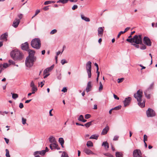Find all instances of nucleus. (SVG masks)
I'll use <instances>...</instances> for the list:
<instances>
[{"instance_id": "f257e3e1", "label": "nucleus", "mask_w": 157, "mask_h": 157, "mask_svg": "<svg viewBox=\"0 0 157 157\" xmlns=\"http://www.w3.org/2000/svg\"><path fill=\"white\" fill-rule=\"evenodd\" d=\"M143 92L141 90H138L136 93L134 94V97L136 99L138 102V105L141 107H144L145 106V100H142V97Z\"/></svg>"}, {"instance_id": "f03ea898", "label": "nucleus", "mask_w": 157, "mask_h": 157, "mask_svg": "<svg viewBox=\"0 0 157 157\" xmlns=\"http://www.w3.org/2000/svg\"><path fill=\"white\" fill-rule=\"evenodd\" d=\"M12 57L14 60H21L23 58V55L20 51L14 50L10 53Z\"/></svg>"}, {"instance_id": "7ed1b4c3", "label": "nucleus", "mask_w": 157, "mask_h": 157, "mask_svg": "<svg viewBox=\"0 0 157 157\" xmlns=\"http://www.w3.org/2000/svg\"><path fill=\"white\" fill-rule=\"evenodd\" d=\"M31 45L33 48L37 49H39L41 45L40 40L38 38L33 39L31 41Z\"/></svg>"}, {"instance_id": "20e7f679", "label": "nucleus", "mask_w": 157, "mask_h": 157, "mask_svg": "<svg viewBox=\"0 0 157 157\" xmlns=\"http://www.w3.org/2000/svg\"><path fill=\"white\" fill-rule=\"evenodd\" d=\"M36 59H34L29 57H27L25 61V64L26 67H31L33 65L34 62Z\"/></svg>"}, {"instance_id": "39448f33", "label": "nucleus", "mask_w": 157, "mask_h": 157, "mask_svg": "<svg viewBox=\"0 0 157 157\" xmlns=\"http://www.w3.org/2000/svg\"><path fill=\"white\" fill-rule=\"evenodd\" d=\"M154 86V83H152L150 86L144 92L145 96L147 98L149 99L151 98V95L149 94L150 93V90L153 89Z\"/></svg>"}, {"instance_id": "423d86ee", "label": "nucleus", "mask_w": 157, "mask_h": 157, "mask_svg": "<svg viewBox=\"0 0 157 157\" xmlns=\"http://www.w3.org/2000/svg\"><path fill=\"white\" fill-rule=\"evenodd\" d=\"M91 62L89 61L86 63V70L88 75V78H90L91 76Z\"/></svg>"}, {"instance_id": "0eeeda50", "label": "nucleus", "mask_w": 157, "mask_h": 157, "mask_svg": "<svg viewBox=\"0 0 157 157\" xmlns=\"http://www.w3.org/2000/svg\"><path fill=\"white\" fill-rule=\"evenodd\" d=\"M141 36V35H135L134 36V43L136 44H142V42Z\"/></svg>"}, {"instance_id": "6e6552de", "label": "nucleus", "mask_w": 157, "mask_h": 157, "mask_svg": "<svg viewBox=\"0 0 157 157\" xmlns=\"http://www.w3.org/2000/svg\"><path fill=\"white\" fill-rule=\"evenodd\" d=\"M54 67V65H53L50 67H48L44 70L43 72L44 75H45L44 77V78H46L49 75V74L48 73L51 71L53 69Z\"/></svg>"}, {"instance_id": "1a4fd4ad", "label": "nucleus", "mask_w": 157, "mask_h": 157, "mask_svg": "<svg viewBox=\"0 0 157 157\" xmlns=\"http://www.w3.org/2000/svg\"><path fill=\"white\" fill-rule=\"evenodd\" d=\"M146 114L148 117H152L155 116V113L154 110L150 108L146 111Z\"/></svg>"}, {"instance_id": "9d476101", "label": "nucleus", "mask_w": 157, "mask_h": 157, "mask_svg": "<svg viewBox=\"0 0 157 157\" xmlns=\"http://www.w3.org/2000/svg\"><path fill=\"white\" fill-rule=\"evenodd\" d=\"M143 41L144 44L149 46L151 45V42L150 39L147 36H145L144 38Z\"/></svg>"}, {"instance_id": "9b49d317", "label": "nucleus", "mask_w": 157, "mask_h": 157, "mask_svg": "<svg viewBox=\"0 0 157 157\" xmlns=\"http://www.w3.org/2000/svg\"><path fill=\"white\" fill-rule=\"evenodd\" d=\"M142 153L140 149L135 150L133 153V155L134 157H141Z\"/></svg>"}, {"instance_id": "f8f14e48", "label": "nucleus", "mask_w": 157, "mask_h": 157, "mask_svg": "<svg viewBox=\"0 0 157 157\" xmlns=\"http://www.w3.org/2000/svg\"><path fill=\"white\" fill-rule=\"evenodd\" d=\"M132 98L130 97H128L125 99L123 101L124 107H125L128 105L131 102Z\"/></svg>"}, {"instance_id": "ddd939ff", "label": "nucleus", "mask_w": 157, "mask_h": 157, "mask_svg": "<svg viewBox=\"0 0 157 157\" xmlns=\"http://www.w3.org/2000/svg\"><path fill=\"white\" fill-rule=\"evenodd\" d=\"M28 52L29 55L27 57H29V58L36 59V57L34 56L35 52L34 51L31 50H29L28 51Z\"/></svg>"}, {"instance_id": "4468645a", "label": "nucleus", "mask_w": 157, "mask_h": 157, "mask_svg": "<svg viewBox=\"0 0 157 157\" xmlns=\"http://www.w3.org/2000/svg\"><path fill=\"white\" fill-rule=\"evenodd\" d=\"M49 146L51 150H53L54 149H56L57 150L60 149V148L59 147L58 145L56 144V142L50 144Z\"/></svg>"}, {"instance_id": "2eb2a0df", "label": "nucleus", "mask_w": 157, "mask_h": 157, "mask_svg": "<svg viewBox=\"0 0 157 157\" xmlns=\"http://www.w3.org/2000/svg\"><path fill=\"white\" fill-rule=\"evenodd\" d=\"M29 48V44L27 42L22 44L21 45V48L23 50L27 51Z\"/></svg>"}, {"instance_id": "dca6fc26", "label": "nucleus", "mask_w": 157, "mask_h": 157, "mask_svg": "<svg viewBox=\"0 0 157 157\" xmlns=\"http://www.w3.org/2000/svg\"><path fill=\"white\" fill-rule=\"evenodd\" d=\"M84 152L86 153V154L89 155H97V154L96 153H95L93 152L91 150L89 149L85 148H84Z\"/></svg>"}, {"instance_id": "f3484780", "label": "nucleus", "mask_w": 157, "mask_h": 157, "mask_svg": "<svg viewBox=\"0 0 157 157\" xmlns=\"http://www.w3.org/2000/svg\"><path fill=\"white\" fill-rule=\"evenodd\" d=\"M20 22V20L16 18L13 22V26L15 28L17 27Z\"/></svg>"}, {"instance_id": "a211bd4d", "label": "nucleus", "mask_w": 157, "mask_h": 157, "mask_svg": "<svg viewBox=\"0 0 157 157\" xmlns=\"http://www.w3.org/2000/svg\"><path fill=\"white\" fill-rule=\"evenodd\" d=\"M109 127L108 125L106 126L105 128L103 129L101 132V135H105L109 131Z\"/></svg>"}, {"instance_id": "6ab92c4d", "label": "nucleus", "mask_w": 157, "mask_h": 157, "mask_svg": "<svg viewBox=\"0 0 157 157\" xmlns=\"http://www.w3.org/2000/svg\"><path fill=\"white\" fill-rule=\"evenodd\" d=\"M92 86L91 85V82H89L87 84V86L86 89V92H88L91 90Z\"/></svg>"}, {"instance_id": "aec40b11", "label": "nucleus", "mask_w": 157, "mask_h": 157, "mask_svg": "<svg viewBox=\"0 0 157 157\" xmlns=\"http://www.w3.org/2000/svg\"><path fill=\"white\" fill-rule=\"evenodd\" d=\"M104 30L101 27H99L98 29V36H101L103 33Z\"/></svg>"}, {"instance_id": "412c9836", "label": "nucleus", "mask_w": 157, "mask_h": 157, "mask_svg": "<svg viewBox=\"0 0 157 157\" xmlns=\"http://www.w3.org/2000/svg\"><path fill=\"white\" fill-rule=\"evenodd\" d=\"M7 37L8 33H5L1 36L0 40H3L6 41L7 40Z\"/></svg>"}, {"instance_id": "4be33fe9", "label": "nucleus", "mask_w": 157, "mask_h": 157, "mask_svg": "<svg viewBox=\"0 0 157 157\" xmlns=\"http://www.w3.org/2000/svg\"><path fill=\"white\" fill-rule=\"evenodd\" d=\"M45 153V150H42L41 151H36L34 152V155H39V154L40 155H44Z\"/></svg>"}, {"instance_id": "5701e85b", "label": "nucleus", "mask_w": 157, "mask_h": 157, "mask_svg": "<svg viewBox=\"0 0 157 157\" xmlns=\"http://www.w3.org/2000/svg\"><path fill=\"white\" fill-rule=\"evenodd\" d=\"M49 141L50 142L52 143L56 142L55 140V138L52 136L50 137L49 138Z\"/></svg>"}, {"instance_id": "b1692460", "label": "nucleus", "mask_w": 157, "mask_h": 157, "mask_svg": "<svg viewBox=\"0 0 157 157\" xmlns=\"http://www.w3.org/2000/svg\"><path fill=\"white\" fill-rule=\"evenodd\" d=\"M99 136V135H98L94 134L91 136L90 137V139H94L95 140H97Z\"/></svg>"}, {"instance_id": "393cba45", "label": "nucleus", "mask_w": 157, "mask_h": 157, "mask_svg": "<svg viewBox=\"0 0 157 157\" xmlns=\"http://www.w3.org/2000/svg\"><path fill=\"white\" fill-rule=\"evenodd\" d=\"M102 145L104 146L105 148H107L109 147V145L107 141L104 142L102 144Z\"/></svg>"}, {"instance_id": "a878e982", "label": "nucleus", "mask_w": 157, "mask_h": 157, "mask_svg": "<svg viewBox=\"0 0 157 157\" xmlns=\"http://www.w3.org/2000/svg\"><path fill=\"white\" fill-rule=\"evenodd\" d=\"M86 146L88 147H92L93 146V143L92 141H87L86 143Z\"/></svg>"}, {"instance_id": "bb28decb", "label": "nucleus", "mask_w": 157, "mask_h": 157, "mask_svg": "<svg viewBox=\"0 0 157 157\" xmlns=\"http://www.w3.org/2000/svg\"><path fill=\"white\" fill-rule=\"evenodd\" d=\"M81 17L82 20H85L86 21L89 22L90 21V19L89 18L85 17L83 15H81Z\"/></svg>"}, {"instance_id": "cd10ccee", "label": "nucleus", "mask_w": 157, "mask_h": 157, "mask_svg": "<svg viewBox=\"0 0 157 157\" xmlns=\"http://www.w3.org/2000/svg\"><path fill=\"white\" fill-rule=\"evenodd\" d=\"M59 141L60 144L62 147H63V144H64V141L63 139L62 138H60L59 140Z\"/></svg>"}, {"instance_id": "c85d7f7f", "label": "nucleus", "mask_w": 157, "mask_h": 157, "mask_svg": "<svg viewBox=\"0 0 157 157\" xmlns=\"http://www.w3.org/2000/svg\"><path fill=\"white\" fill-rule=\"evenodd\" d=\"M116 157H123V155L119 152H116Z\"/></svg>"}, {"instance_id": "c756f323", "label": "nucleus", "mask_w": 157, "mask_h": 157, "mask_svg": "<svg viewBox=\"0 0 157 157\" xmlns=\"http://www.w3.org/2000/svg\"><path fill=\"white\" fill-rule=\"evenodd\" d=\"M93 121H90L89 122H88L86 124H85L84 125V126H85L86 127L88 128L91 125L92 122Z\"/></svg>"}, {"instance_id": "7c9ffc66", "label": "nucleus", "mask_w": 157, "mask_h": 157, "mask_svg": "<svg viewBox=\"0 0 157 157\" xmlns=\"http://www.w3.org/2000/svg\"><path fill=\"white\" fill-rule=\"evenodd\" d=\"M134 37L132 38L127 39L126 40V41L130 43H134Z\"/></svg>"}, {"instance_id": "2f4dec72", "label": "nucleus", "mask_w": 157, "mask_h": 157, "mask_svg": "<svg viewBox=\"0 0 157 157\" xmlns=\"http://www.w3.org/2000/svg\"><path fill=\"white\" fill-rule=\"evenodd\" d=\"M68 0H59L57 2V3L61 2L63 4H65L67 3Z\"/></svg>"}, {"instance_id": "473e14b6", "label": "nucleus", "mask_w": 157, "mask_h": 157, "mask_svg": "<svg viewBox=\"0 0 157 157\" xmlns=\"http://www.w3.org/2000/svg\"><path fill=\"white\" fill-rule=\"evenodd\" d=\"M11 94H12V97L13 99H16L18 97V95L17 94H12V93H11Z\"/></svg>"}, {"instance_id": "72a5a7b5", "label": "nucleus", "mask_w": 157, "mask_h": 157, "mask_svg": "<svg viewBox=\"0 0 157 157\" xmlns=\"http://www.w3.org/2000/svg\"><path fill=\"white\" fill-rule=\"evenodd\" d=\"M6 157H10V155L9 154V150L7 149H6Z\"/></svg>"}, {"instance_id": "f704fd0d", "label": "nucleus", "mask_w": 157, "mask_h": 157, "mask_svg": "<svg viewBox=\"0 0 157 157\" xmlns=\"http://www.w3.org/2000/svg\"><path fill=\"white\" fill-rule=\"evenodd\" d=\"M121 106L120 105H118V106H116L115 107L112 108V109L113 110H118L121 109Z\"/></svg>"}, {"instance_id": "c9c22d12", "label": "nucleus", "mask_w": 157, "mask_h": 157, "mask_svg": "<svg viewBox=\"0 0 157 157\" xmlns=\"http://www.w3.org/2000/svg\"><path fill=\"white\" fill-rule=\"evenodd\" d=\"M61 157H69L67 153L65 152H63L62 154Z\"/></svg>"}, {"instance_id": "e433bc0d", "label": "nucleus", "mask_w": 157, "mask_h": 157, "mask_svg": "<svg viewBox=\"0 0 157 157\" xmlns=\"http://www.w3.org/2000/svg\"><path fill=\"white\" fill-rule=\"evenodd\" d=\"M141 46L140 47V48L141 50H144L146 48V47L144 44H141Z\"/></svg>"}, {"instance_id": "4c0bfd02", "label": "nucleus", "mask_w": 157, "mask_h": 157, "mask_svg": "<svg viewBox=\"0 0 157 157\" xmlns=\"http://www.w3.org/2000/svg\"><path fill=\"white\" fill-rule=\"evenodd\" d=\"M54 2L53 1H46L44 3V4L45 5H47L49 4L54 3Z\"/></svg>"}, {"instance_id": "58836bf2", "label": "nucleus", "mask_w": 157, "mask_h": 157, "mask_svg": "<svg viewBox=\"0 0 157 157\" xmlns=\"http://www.w3.org/2000/svg\"><path fill=\"white\" fill-rule=\"evenodd\" d=\"M104 155L108 156V157H113V156L112 155L110 154L109 153H104L103 154Z\"/></svg>"}, {"instance_id": "ea45409f", "label": "nucleus", "mask_w": 157, "mask_h": 157, "mask_svg": "<svg viewBox=\"0 0 157 157\" xmlns=\"http://www.w3.org/2000/svg\"><path fill=\"white\" fill-rule=\"evenodd\" d=\"M100 86L99 88V91H101L103 89V86L101 82H99Z\"/></svg>"}, {"instance_id": "a19ab883", "label": "nucleus", "mask_w": 157, "mask_h": 157, "mask_svg": "<svg viewBox=\"0 0 157 157\" xmlns=\"http://www.w3.org/2000/svg\"><path fill=\"white\" fill-rule=\"evenodd\" d=\"M57 32V30L56 29H54L52 30L51 32L50 33V34L51 35H53V34H54L56 33Z\"/></svg>"}, {"instance_id": "79ce46f5", "label": "nucleus", "mask_w": 157, "mask_h": 157, "mask_svg": "<svg viewBox=\"0 0 157 157\" xmlns=\"http://www.w3.org/2000/svg\"><path fill=\"white\" fill-rule=\"evenodd\" d=\"M40 11L39 10H36L35 14L32 17V18H33L34 17H35V16L37 15L40 12Z\"/></svg>"}, {"instance_id": "37998d69", "label": "nucleus", "mask_w": 157, "mask_h": 157, "mask_svg": "<svg viewBox=\"0 0 157 157\" xmlns=\"http://www.w3.org/2000/svg\"><path fill=\"white\" fill-rule=\"evenodd\" d=\"M83 118V116L82 115H80L79 117L78 118V120L79 121H82Z\"/></svg>"}, {"instance_id": "c03bdc74", "label": "nucleus", "mask_w": 157, "mask_h": 157, "mask_svg": "<svg viewBox=\"0 0 157 157\" xmlns=\"http://www.w3.org/2000/svg\"><path fill=\"white\" fill-rule=\"evenodd\" d=\"M26 119L24 118L23 117L22 118V123L23 124H25L26 123Z\"/></svg>"}, {"instance_id": "a18cd8bd", "label": "nucleus", "mask_w": 157, "mask_h": 157, "mask_svg": "<svg viewBox=\"0 0 157 157\" xmlns=\"http://www.w3.org/2000/svg\"><path fill=\"white\" fill-rule=\"evenodd\" d=\"M91 117V116L90 114H86L85 115V118L86 119H88L90 118Z\"/></svg>"}, {"instance_id": "49530a36", "label": "nucleus", "mask_w": 157, "mask_h": 157, "mask_svg": "<svg viewBox=\"0 0 157 157\" xmlns=\"http://www.w3.org/2000/svg\"><path fill=\"white\" fill-rule=\"evenodd\" d=\"M147 136L146 135H144V141L145 142L147 140Z\"/></svg>"}, {"instance_id": "de8ad7c7", "label": "nucleus", "mask_w": 157, "mask_h": 157, "mask_svg": "<svg viewBox=\"0 0 157 157\" xmlns=\"http://www.w3.org/2000/svg\"><path fill=\"white\" fill-rule=\"evenodd\" d=\"M119 137V136H115L114 137L113 140L114 141H117L118 140Z\"/></svg>"}, {"instance_id": "09e8293b", "label": "nucleus", "mask_w": 157, "mask_h": 157, "mask_svg": "<svg viewBox=\"0 0 157 157\" xmlns=\"http://www.w3.org/2000/svg\"><path fill=\"white\" fill-rule=\"evenodd\" d=\"M67 63V62L65 59H63L61 61V63L63 65L65 63Z\"/></svg>"}, {"instance_id": "8fccbe9b", "label": "nucleus", "mask_w": 157, "mask_h": 157, "mask_svg": "<svg viewBox=\"0 0 157 157\" xmlns=\"http://www.w3.org/2000/svg\"><path fill=\"white\" fill-rule=\"evenodd\" d=\"M124 79L123 78H118V80H117L118 82V83H120V82H122L124 80Z\"/></svg>"}, {"instance_id": "3c124183", "label": "nucleus", "mask_w": 157, "mask_h": 157, "mask_svg": "<svg viewBox=\"0 0 157 157\" xmlns=\"http://www.w3.org/2000/svg\"><path fill=\"white\" fill-rule=\"evenodd\" d=\"M78 6L77 5H74L72 7V9L73 10H75L76 9H77L78 8Z\"/></svg>"}, {"instance_id": "603ef678", "label": "nucleus", "mask_w": 157, "mask_h": 157, "mask_svg": "<svg viewBox=\"0 0 157 157\" xmlns=\"http://www.w3.org/2000/svg\"><path fill=\"white\" fill-rule=\"evenodd\" d=\"M32 91H36L37 89V87L36 86H34V87H32Z\"/></svg>"}, {"instance_id": "864d4df0", "label": "nucleus", "mask_w": 157, "mask_h": 157, "mask_svg": "<svg viewBox=\"0 0 157 157\" xmlns=\"http://www.w3.org/2000/svg\"><path fill=\"white\" fill-rule=\"evenodd\" d=\"M3 65L4 68H6L9 66V65L7 63H4Z\"/></svg>"}, {"instance_id": "5fc2aeb1", "label": "nucleus", "mask_w": 157, "mask_h": 157, "mask_svg": "<svg viewBox=\"0 0 157 157\" xmlns=\"http://www.w3.org/2000/svg\"><path fill=\"white\" fill-rule=\"evenodd\" d=\"M123 33H123L122 31H120L117 36V38H119L120 37V36L121 35V34Z\"/></svg>"}, {"instance_id": "6e6d98bb", "label": "nucleus", "mask_w": 157, "mask_h": 157, "mask_svg": "<svg viewBox=\"0 0 157 157\" xmlns=\"http://www.w3.org/2000/svg\"><path fill=\"white\" fill-rule=\"evenodd\" d=\"M18 17L19 18V19H18L19 20H20L23 17V15L21 14H18Z\"/></svg>"}, {"instance_id": "4d7b16f0", "label": "nucleus", "mask_w": 157, "mask_h": 157, "mask_svg": "<svg viewBox=\"0 0 157 157\" xmlns=\"http://www.w3.org/2000/svg\"><path fill=\"white\" fill-rule=\"evenodd\" d=\"M30 86L32 87H34V86H35L34 83V82L33 81H32L30 85Z\"/></svg>"}, {"instance_id": "13d9d810", "label": "nucleus", "mask_w": 157, "mask_h": 157, "mask_svg": "<svg viewBox=\"0 0 157 157\" xmlns=\"http://www.w3.org/2000/svg\"><path fill=\"white\" fill-rule=\"evenodd\" d=\"M19 107L21 109L22 108L24 107L23 104L22 103H20L19 104Z\"/></svg>"}, {"instance_id": "bf43d9fd", "label": "nucleus", "mask_w": 157, "mask_h": 157, "mask_svg": "<svg viewBox=\"0 0 157 157\" xmlns=\"http://www.w3.org/2000/svg\"><path fill=\"white\" fill-rule=\"evenodd\" d=\"M61 91L64 92H66L67 91V89L66 87H63Z\"/></svg>"}, {"instance_id": "052dcab7", "label": "nucleus", "mask_w": 157, "mask_h": 157, "mask_svg": "<svg viewBox=\"0 0 157 157\" xmlns=\"http://www.w3.org/2000/svg\"><path fill=\"white\" fill-rule=\"evenodd\" d=\"M113 97L115 99H117V100H119V98L114 94H113Z\"/></svg>"}, {"instance_id": "680f3d73", "label": "nucleus", "mask_w": 157, "mask_h": 157, "mask_svg": "<svg viewBox=\"0 0 157 157\" xmlns=\"http://www.w3.org/2000/svg\"><path fill=\"white\" fill-rule=\"evenodd\" d=\"M130 29V27H127L125 29L124 31H123V33H125L126 31L129 29Z\"/></svg>"}, {"instance_id": "e2e57ef3", "label": "nucleus", "mask_w": 157, "mask_h": 157, "mask_svg": "<svg viewBox=\"0 0 157 157\" xmlns=\"http://www.w3.org/2000/svg\"><path fill=\"white\" fill-rule=\"evenodd\" d=\"M137 44H133L132 45L134 46L136 48H139L140 47H139V45H137Z\"/></svg>"}, {"instance_id": "0e129e2a", "label": "nucleus", "mask_w": 157, "mask_h": 157, "mask_svg": "<svg viewBox=\"0 0 157 157\" xmlns=\"http://www.w3.org/2000/svg\"><path fill=\"white\" fill-rule=\"evenodd\" d=\"M43 9L45 11H46V10H48L49 9L48 6H47L45 7H44L43 8Z\"/></svg>"}, {"instance_id": "69168bd1", "label": "nucleus", "mask_w": 157, "mask_h": 157, "mask_svg": "<svg viewBox=\"0 0 157 157\" xmlns=\"http://www.w3.org/2000/svg\"><path fill=\"white\" fill-rule=\"evenodd\" d=\"M4 140H5L6 143L8 144L9 142V140L6 138H4Z\"/></svg>"}, {"instance_id": "338daca9", "label": "nucleus", "mask_w": 157, "mask_h": 157, "mask_svg": "<svg viewBox=\"0 0 157 157\" xmlns=\"http://www.w3.org/2000/svg\"><path fill=\"white\" fill-rule=\"evenodd\" d=\"M139 66L142 68L141 69V70H142L143 69H145L146 68V67H145L143 66L141 64L139 65Z\"/></svg>"}, {"instance_id": "774afa93", "label": "nucleus", "mask_w": 157, "mask_h": 157, "mask_svg": "<svg viewBox=\"0 0 157 157\" xmlns=\"http://www.w3.org/2000/svg\"><path fill=\"white\" fill-rule=\"evenodd\" d=\"M94 65L97 68V69L98 70V69H99L98 66V65L97 64V63H94Z\"/></svg>"}]
</instances>
